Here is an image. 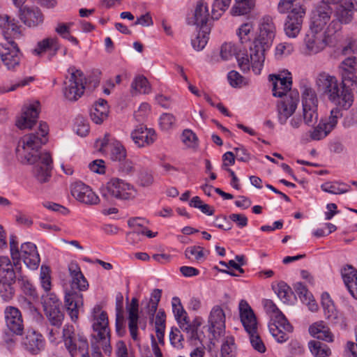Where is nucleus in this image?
I'll use <instances>...</instances> for the list:
<instances>
[{"instance_id":"f257e3e1","label":"nucleus","mask_w":357,"mask_h":357,"mask_svg":"<svg viewBox=\"0 0 357 357\" xmlns=\"http://www.w3.org/2000/svg\"><path fill=\"white\" fill-rule=\"evenodd\" d=\"M49 126L43 121L40 122L38 131L24 135L20 141L22 156L27 163L33 165V174L40 183L49 181L52 169V158L48 151H39L43 144L47 143ZM17 151L21 152L20 148Z\"/></svg>"},{"instance_id":"f03ea898","label":"nucleus","mask_w":357,"mask_h":357,"mask_svg":"<svg viewBox=\"0 0 357 357\" xmlns=\"http://www.w3.org/2000/svg\"><path fill=\"white\" fill-rule=\"evenodd\" d=\"M276 27L271 16H264L259 22V33L250 46V54L239 53L237 61L240 68L247 72L252 68L256 75L260 74L265 61V52L272 45Z\"/></svg>"},{"instance_id":"7ed1b4c3","label":"nucleus","mask_w":357,"mask_h":357,"mask_svg":"<svg viewBox=\"0 0 357 357\" xmlns=\"http://www.w3.org/2000/svg\"><path fill=\"white\" fill-rule=\"evenodd\" d=\"M315 84L318 91L335 105L344 109H348L352 105L354 90L347 87L343 80L340 83L335 75L321 72L316 77Z\"/></svg>"},{"instance_id":"20e7f679","label":"nucleus","mask_w":357,"mask_h":357,"mask_svg":"<svg viewBox=\"0 0 357 357\" xmlns=\"http://www.w3.org/2000/svg\"><path fill=\"white\" fill-rule=\"evenodd\" d=\"M262 304L270 317L268 329L271 334L278 342H286L289 339V333L293 331V327L272 300L264 299Z\"/></svg>"},{"instance_id":"39448f33","label":"nucleus","mask_w":357,"mask_h":357,"mask_svg":"<svg viewBox=\"0 0 357 357\" xmlns=\"http://www.w3.org/2000/svg\"><path fill=\"white\" fill-rule=\"evenodd\" d=\"M338 27L334 24L328 26L325 31L309 29L304 38L306 53L315 55L324 51L332 40V36L335 34L332 30Z\"/></svg>"},{"instance_id":"423d86ee","label":"nucleus","mask_w":357,"mask_h":357,"mask_svg":"<svg viewBox=\"0 0 357 357\" xmlns=\"http://www.w3.org/2000/svg\"><path fill=\"white\" fill-rule=\"evenodd\" d=\"M100 192L106 199L128 200L134 199L137 191L130 183L119 178H112L100 188Z\"/></svg>"},{"instance_id":"0eeeda50","label":"nucleus","mask_w":357,"mask_h":357,"mask_svg":"<svg viewBox=\"0 0 357 357\" xmlns=\"http://www.w3.org/2000/svg\"><path fill=\"white\" fill-rule=\"evenodd\" d=\"M93 330L97 333L96 339L100 342L105 353L111 354L110 331L108 327L107 314L102 310L100 305H96L92 310Z\"/></svg>"},{"instance_id":"6e6552de","label":"nucleus","mask_w":357,"mask_h":357,"mask_svg":"<svg viewBox=\"0 0 357 357\" xmlns=\"http://www.w3.org/2000/svg\"><path fill=\"white\" fill-rule=\"evenodd\" d=\"M62 338L65 347L71 357H76L79 353L86 352L89 350L86 337L82 333H77L72 325L64 326Z\"/></svg>"},{"instance_id":"1a4fd4ad","label":"nucleus","mask_w":357,"mask_h":357,"mask_svg":"<svg viewBox=\"0 0 357 357\" xmlns=\"http://www.w3.org/2000/svg\"><path fill=\"white\" fill-rule=\"evenodd\" d=\"M10 255L13 260L22 258L26 266L32 270L38 268L40 259L35 244L27 242L22 244L20 250L14 240L10 242Z\"/></svg>"},{"instance_id":"9d476101","label":"nucleus","mask_w":357,"mask_h":357,"mask_svg":"<svg viewBox=\"0 0 357 357\" xmlns=\"http://www.w3.org/2000/svg\"><path fill=\"white\" fill-rule=\"evenodd\" d=\"M302 105L304 123L313 126L318 121V99L315 91L310 86L302 88Z\"/></svg>"},{"instance_id":"9b49d317","label":"nucleus","mask_w":357,"mask_h":357,"mask_svg":"<svg viewBox=\"0 0 357 357\" xmlns=\"http://www.w3.org/2000/svg\"><path fill=\"white\" fill-rule=\"evenodd\" d=\"M43 307L45 314L52 326L59 328L64 319L62 305L58 297L53 293L43 296Z\"/></svg>"},{"instance_id":"f8f14e48","label":"nucleus","mask_w":357,"mask_h":357,"mask_svg":"<svg viewBox=\"0 0 357 357\" xmlns=\"http://www.w3.org/2000/svg\"><path fill=\"white\" fill-rule=\"evenodd\" d=\"M85 84V77L81 70H76L73 72L65 83L63 93L66 98L70 101L79 99L84 94Z\"/></svg>"},{"instance_id":"ddd939ff","label":"nucleus","mask_w":357,"mask_h":357,"mask_svg":"<svg viewBox=\"0 0 357 357\" xmlns=\"http://www.w3.org/2000/svg\"><path fill=\"white\" fill-rule=\"evenodd\" d=\"M96 146L100 151L109 153L110 158L114 161H122L126 157V151L120 142L113 138L109 134L96 141Z\"/></svg>"},{"instance_id":"4468645a","label":"nucleus","mask_w":357,"mask_h":357,"mask_svg":"<svg viewBox=\"0 0 357 357\" xmlns=\"http://www.w3.org/2000/svg\"><path fill=\"white\" fill-rule=\"evenodd\" d=\"M305 13L302 6H296L289 12L284 24V31L288 38H295L299 34Z\"/></svg>"},{"instance_id":"2eb2a0df","label":"nucleus","mask_w":357,"mask_h":357,"mask_svg":"<svg viewBox=\"0 0 357 357\" xmlns=\"http://www.w3.org/2000/svg\"><path fill=\"white\" fill-rule=\"evenodd\" d=\"M333 11V8L331 6L320 3L312 12L310 29L325 31L332 21L331 20Z\"/></svg>"},{"instance_id":"dca6fc26","label":"nucleus","mask_w":357,"mask_h":357,"mask_svg":"<svg viewBox=\"0 0 357 357\" xmlns=\"http://www.w3.org/2000/svg\"><path fill=\"white\" fill-rule=\"evenodd\" d=\"M354 3L351 0H347L343 3L335 6L334 10L335 19L333 20L328 26L334 24L338 29L332 31L336 33L342 30V24H350L354 18L353 8Z\"/></svg>"},{"instance_id":"f3484780","label":"nucleus","mask_w":357,"mask_h":357,"mask_svg":"<svg viewBox=\"0 0 357 357\" xmlns=\"http://www.w3.org/2000/svg\"><path fill=\"white\" fill-rule=\"evenodd\" d=\"M269 79L272 82L273 95L275 97L282 98L287 96L291 91L292 78L290 72L287 70L280 71L278 74L269 75Z\"/></svg>"},{"instance_id":"a211bd4d","label":"nucleus","mask_w":357,"mask_h":357,"mask_svg":"<svg viewBox=\"0 0 357 357\" xmlns=\"http://www.w3.org/2000/svg\"><path fill=\"white\" fill-rule=\"evenodd\" d=\"M40 106V102L37 100L25 106L21 116L16 120V126L20 130L31 129L38 118Z\"/></svg>"},{"instance_id":"6ab92c4d","label":"nucleus","mask_w":357,"mask_h":357,"mask_svg":"<svg viewBox=\"0 0 357 357\" xmlns=\"http://www.w3.org/2000/svg\"><path fill=\"white\" fill-rule=\"evenodd\" d=\"M0 57L8 70H13L20 64V53L13 41L0 43Z\"/></svg>"},{"instance_id":"aec40b11","label":"nucleus","mask_w":357,"mask_h":357,"mask_svg":"<svg viewBox=\"0 0 357 357\" xmlns=\"http://www.w3.org/2000/svg\"><path fill=\"white\" fill-rule=\"evenodd\" d=\"M71 195L78 202L87 205H97L100 201L92 189L81 181L72 184Z\"/></svg>"},{"instance_id":"412c9836","label":"nucleus","mask_w":357,"mask_h":357,"mask_svg":"<svg viewBox=\"0 0 357 357\" xmlns=\"http://www.w3.org/2000/svg\"><path fill=\"white\" fill-rule=\"evenodd\" d=\"M299 96L298 92H290L278 107V119L281 125H284L287 120L294 114Z\"/></svg>"},{"instance_id":"4be33fe9","label":"nucleus","mask_w":357,"mask_h":357,"mask_svg":"<svg viewBox=\"0 0 357 357\" xmlns=\"http://www.w3.org/2000/svg\"><path fill=\"white\" fill-rule=\"evenodd\" d=\"M343 82H350V86L357 91V57L349 56L344 59L338 66Z\"/></svg>"},{"instance_id":"5701e85b","label":"nucleus","mask_w":357,"mask_h":357,"mask_svg":"<svg viewBox=\"0 0 357 357\" xmlns=\"http://www.w3.org/2000/svg\"><path fill=\"white\" fill-rule=\"evenodd\" d=\"M6 324L14 334L21 335L24 330V321L20 310L13 306H7L4 310Z\"/></svg>"},{"instance_id":"b1692460","label":"nucleus","mask_w":357,"mask_h":357,"mask_svg":"<svg viewBox=\"0 0 357 357\" xmlns=\"http://www.w3.org/2000/svg\"><path fill=\"white\" fill-rule=\"evenodd\" d=\"M65 305L71 320L75 322L79 317V310L83 306V295L82 293L67 291L65 295Z\"/></svg>"},{"instance_id":"393cba45","label":"nucleus","mask_w":357,"mask_h":357,"mask_svg":"<svg viewBox=\"0 0 357 357\" xmlns=\"http://www.w3.org/2000/svg\"><path fill=\"white\" fill-rule=\"evenodd\" d=\"M209 331L213 335H220L225 328V314L219 305L214 306L208 317Z\"/></svg>"},{"instance_id":"a878e982","label":"nucleus","mask_w":357,"mask_h":357,"mask_svg":"<svg viewBox=\"0 0 357 357\" xmlns=\"http://www.w3.org/2000/svg\"><path fill=\"white\" fill-rule=\"evenodd\" d=\"M25 349L33 355L38 354L45 348L43 335L33 330H28L22 340Z\"/></svg>"},{"instance_id":"bb28decb","label":"nucleus","mask_w":357,"mask_h":357,"mask_svg":"<svg viewBox=\"0 0 357 357\" xmlns=\"http://www.w3.org/2000/svg\"><path fill=\"white\" fill-rule=\"evenodd\" d=\"M131 138L138 147H145L152 144L156 139L154 130L140 125L131 132Z\"/></svg>"},{"instance_id":"cd10ccee","label":"nucleus","mask_w":357,"mask_h":357,"mask_svg":"<svg viewBox=\"0 0 357 357\" xmlns=\"http://www.w3.org/2000/svg\"><path fill=\"white\" fill-rule=\"evenodd\" d=\"M240 318L247 333L257 330V322L255 314L245 301L239 303Z\"/></svg>"},{"instance_id":"c85d7f7f","label":"nucleus","mask_w":357,"mask_h":357,"mask_svg":"<svg viewBox=\"0 0 357 357\" xmlns=\"http://www.w3.org/2000/svg\"><path fill=\"white\" fill-rule=\"evenodd\" d=\"M68 271L71 277L70 289L68 291H86L89 284L80 271L79 265L75 262H70L68 265Z\"/></svg>"},{"instance_id":"c756f323","label":"nucleus","mask_w":357,"mask_h":357,"mask_svg":"<svg viewBox=\"0 0 357 357\" xmlns=\"http://www.w3.org/2000/svg\"><path fill=\"white\" fill-rule=\"evenodd\" d=\"M209 17L208 5L204 0H199L195 6L193 16L188 18V23L203 28L208 26L206 23Z\"/></svg>"},{"instance_id":"7c9ffc66","label":"nucleus","mask_w":357,"mask_h":357,"mask_svg":"<svg viewBox=\"0 0 357 357\" xmlns=\"http://www.w3.org/2000/svg\"><path fill=\"white\" fill-rule=\"evenodd\" d=\"M20 17L29 27H36L43 22V15L37 7H24L20 10Z\"/></svg>"},{"instance_id":"2f4dec72","label":"nucleus","mask_w":357,"mask_h":357,"mask_svg":"<svg viewBox=\"0 0 357 357\" xmlns=\"http://www.w3.org/2000/svg\"><path fill=\"white\" fill-rule=\"evenodd\" d=\"M174 301H178V299H174ZM173 312L174 314L175 318L177 320L180 328L185 331L187 333L190 335L191 338L195 337L196 335V328L195 326H191L188 321V317L186 315L185 311L183 310V307L178 302L176 304L174 302L172 303Z\"/></svg>"},{"instance_id":"473e14b6","label":"nucleus","mask_w":357,"mask_h":357,"mask_svg":"<svg viewBox=\"0 0 357 357\" xmlns=\"http://www.w3.org/2000/svg\"><path fill=\"white\" fill-rule=\"evenodd\" d=\"M139 303L136 298H132L128 309V328L130 336L134 341H138L137 323L139 319Z\"/></svg>"},{"instance_id":"72a5a7b5","label":"nucleus","mask_w":357,"mask_h":357,"mask_svg":"<svg viewBox=\"0 0 357 357\" xmlns=\"http://www.w3.org/2000/svg\"><path fill=\"white\" fill-rule=\"evenodd\" d=\"M109 106L104 99H99L90 111L91 119L96 124L102 123L108 116Z\"/></svg>"},{"instance_id":"f704fd0d","label":"nucleus","mask_w":357,"mask_h":357,"mask_svg":"<svg viewBox=\"0 0 357 357\" xmlns=\"http://www.w3.org/2000/svg\"><path fill=\"white\" fill-rule=\"evenodd\" d=\"M295 291L300 300L312 312H316L318 310V305L314 299L312 294L307 290L306 287L302 283H297L295 286Z\"/></svg>"},{"instance_id":"c9c22d12","label":"nucleus","mask_w":357,"mask_h":357,"mask_svg":"<svg viewBox=\"0 0 357 357\" xmlns=\"http://www.w3.org/2000/svg\"><path fill=\"white\" fill-rule=\"evenodd\" d=\"M310 334L315 338L328 342L333 341V335L323 321L313 324L309 328Z\"/></svg>"},{"instance_id":"e433bc0d","label":"nucleus","mask_w":357,"mask_h":357,"mask_svg":"<svg viewBox=\"0 0 357 357\" xmlns=\"http://www.w3.org/2000/svg\"><path fill=\"white\" fill-rule=\"evenodd\" d=\"M0 280L15 282L16 275L8 257H0Z\"/></svg>"},{"instance_id":"4c0bfd02","label":"nucleus","mask_w":357,"mask_h":357,"mask_svg":"<svg viewBox=\"0 0 357 357\" xmlns=\"http://www.w3.org/2000/svg\"><path fill=\"white\" fill-rule=\"evenodd\" d=\"M150 91L151 86L145 77L139 75L132 82L130 92L132 96H136L139 93L147 94L149 93Z\"/></svg>"},{"instance_id":"58836bf2","label":"nucleus","mask_w":357,"mask_h":357,"mask_svg":"<svg viewBox=\"0 0 357 357\" xmlns=\"http://www.w3.org/2000/svg\"><path fill=\"white\" fill-rule=\"evenodd\" d=\"M59 48L60 45L57 38H47L38 43L33 52L39 55L47 50H53L55 54Z\"/></svg>"},{"instance_id":"ea45409f","label":"nucleus","mask_w":357,"mask_h":357,"mask_svg":"<svg viewBox=\"0 0 357 357\" xmlns=\"http://www.w3.org/2000/svg\"><path fill=\"white\" fill-rule=\"evenodd\" d=\"M254 6V0H234L230 13L233 16L243 15L249 13Z\"/></svg>"},{"instance_id":"a19ab883","label":"nucleus","mask_w":357,"mask_h":357,"mask_svg":"<svg viewBox=\"0 0 357 357\" xmlns=\"http://www.w3.org/2000/svg\"><path fill=\"white\" fill-rule=\"evenodd\" d=\"M308 347L314 357H328L331 354L330 348L326 344L319 341H310Z\"/></svg>"},{"instance_id":"79ce46f5","label":"nucleus","mask_w":357,"mask_h":357,"mask_svg":"<svg viewBox=\"0 0 357 357\" xmlns=\"http://www.w3.org/2000/svg\"><path fill=\"white\" fill-rule=\"evenodd\" d=\"M210 28L204 26L200 28L197 36L192 40V45L197 51H200L204 48L208 40Z\"/></svg>"},{"instance_id":"37998d69","label":"nucleus","mask_w":357,"mask_h":357,"mask_svg":"<svg viewBox=\"0 0 357 357\" xmlns=\"http://www.w3.org/2000/svg\"><path fill=\"white\" fill-rule=\"evenodd\" d=\"M321 304L324 310L325 316L327 319H335L337 318V310L328 294L325 293L322 294Z\"/></svg>"},{"instance_id":"c03bdc74","label":"nucleus","mask_w":357,"mask_h":357,"mask_svg":"<svg viewBox=\"0 0 357 357\" xmlns=\"http://www.w3.org/2000/svg\"><path fill=\"white\" fill-rule=\"evenodd\" d=\"M321 188L324 192L334 195L343 194L349 190V186L335 182H326L321 185Z\"/></svg>"},{"instance_id":"a18cd8bd","label":"nucleus","mask_w":357,"mask_h":357,"mask_svg":"<svg viewBox=\"0 0 357 357\" xmlns=\"http://www.w3.org/2000/svg\"><path fill=\"white\" fill-rule=\"evenodd\" d=\"M236 354V347L234 343V338L231 336H227L225 338L222 347V357H235Z\"/></svg>"},{"instance_id":"49530a36","label":"nucleus","mask_w":357,"mask_h":357,"mask_svg":"<svg viewBox=\"0 0 357 357\" xmlns=\"http://www.w3.org/2000/svg\"><path fill=\"white\" fill-rule=\"evenodd\" d=\"M231 0H214L211 11V17L218 20L229 7Z\"/></svg>"},{"instance_id":"de8ad7c7","label":"nucleus","mask_w":357,"mask_h":357,"mask_svg":"<svg viewBox=\"0 0 357 357\" xmlns=\"http://www.w3.org/2000/svg\"><path fill=\"white\" fill-rule=\"evenodd\" d=\"M239 53H243L241 50L236 52V47L231 43H225L221 45L220 55L224 61L229 60L233 56H237Z\"/></svg>"},{"instance_id":"09e8293b","label":"nucleus","mask_w":357,"mask_h":357,"mask_svg":"<svg viewBox=\"0 0 357 357\" xmlns=\"http://www.w3.org/2000/svg\"><path fill=\"white\" fill-rule=\"evenodd\" d=\"M15 282L0 280V296L5 301H10L15 294L13 284Z\"/></svg>"},{"instance_id":"8fccbe9b","label":"nucleus","mask_w":357,"mask_h":357,"mask_svg":"<svg viewBox=\"0 0 357 357\" xmlns=\"http://www.w3.org/2000/svg\"><path fill=\"white\" fill-rule=\"evenodd\" d=\"M294 47L292 43L282 42L278 44L275 49V57L277 59H282L292 54Z\"/></svg>"},{"instance_id":"3c124183","label":"nucleus","mask_w":357,"mask_h":357,"mask_svg":"<svg viewBox=\"0 0 357 357\" xmlns=\"http://www.w3.org/2000/svg\"><path fill=\"white\" fill-rule=\"evenodd\" d=\"M227 79L229 84L234 88H241L249 84L246 78L235 70H231L228 73Z\"/></svg>"},{"instance_id":"603ef678","label":"nucleus","mask_w":357,"mask_h":357,"mask_svg":"<svg viewBox=\"0 0 357 357\" xmlns=\"http://www.w3.org/2000/svg\"><path fill=\"white\" fill-rule=\"evenodd\" d=\"M0 27L4 29H10L14 35H19V27L14 19L6 14H0Z\"/></svg>"},{"instance_id":"864d4df0","label":"nucleus","mask_w":357,"mask_h":357,"mask_svg":"<svg viewBox=\"0 0 357 357\" xmlns=\"http://www.w3.org/2000/svg\"><path fill=\"white\" fill-rule=\"evenodd\" d=\"M326 128V126L324 124V121H321L315 128L310 130V139L318 141L325 138L331 132Z\"/></svg>"},{"instance_id":"5fc2aeb1","label":"nucleus","mask_w":357,"mask_h":357,"mask_svg":"<svg viewBox=\"0 0 357 357\" xmlns=\"http://www.w3.org/2000/svg\"><path fill=\"white\" fill-rule=\"evenodd\" d=\"M252 29V24L248 22L243 24L237 29L236 34L241 44L246 43L250 40Z\"/></svg>"},{"instance_id":"6e6d98bb","label":"nucleus","mask_w":357,"mask_h":357,"mask_svg":"<svg viewBox=\"0 0 357 357\" xmlns=\"http://www.w3.org/2000/svg\"><path fill=\"white\" fill-rule=\"evenodd\" d=\"M181 141L188 148L196 149L198 146L197 137L191 130H183L181 135Z\"/></svg>"},{"instance_id":"4d7b16f0","label":"nucleus","mask_w":357,"mask_h":357,"mask_svg":"<svg viewBox=\"0 0 357 357\" xmlns=\"http://www.w3.org/2000/svg\"><path fill=\"white\" fill-rule=\"evenodd\" d=\"M342 277L345 285H348L357 280V270L351 265L345 266L341 271Z\"/></svg>"},{"instance_id":"13d9d810","label":"nucleus","mask_w":357,"mask_h":357,"mask_svg":"<svg viewBox=\"0 0 357 357\" xmlns=\"http://www.w3.org/2000/svg\"><path fill=\"white\" fill-rule=\"evenodd\" d=\"M33 78L32 77H28L24 78L23 79L12 84H3L0 86V93H5L10 91H13L16 90L19 87H23L28 85L30 82L33 81Z\"/></svg>"},{"instance_id":"bf43d9fd","label":"nucleus","mask_w":357,"mask_h":357,"mask_svg":"<svg viewBox=\"0 0 357 357\" xmlns=\"http://www.w3.org/2000/svg\"><path fill=\"white\" fill-rule=\"evenodd\" d=\"M40 280L41 286L45 291H49L51 289L50 270L48 266H41L40 273Z\"/></svg>"},{"instance_id":"052dcab7","label":"nucleus","mask_w":357,"mask_h":357,"mask_svg":"<svg viewBox=\"0 0 357 357\" xmlns=\"http://www.w3.org/2000/svg\"><path fill=\"white\" fill-rule=\"evenodd\" d=\"M75 129L78 135L85 137L89 132V125L84 117L78 116L75 119Z\"/></svg>"},{"instance_id":"680f3d73","label":"nucleus","mask_w":357,"mask_h":357,"mask_svg":"<svg viewBox=\"0 0 357 357\" xmlns=\"http://www.w3.org/2000/svg\"><path fill=\"white\" fill-rule=\"evenodd\" d=\"M250 336V341L252 347L259 353L266 351V347L257 333V330L248 333Z\"/></svg>"},{"instance_id":"e2e57ef3","label":"nucleus","mask_w":357,"mask_h":357,"mask_svg":"<svg viewBox=\"0 0 357 357\" xmlns=\"http://www.w3.org/2000/svg\"><path fill=\"white\" fill-rule=\"evenodd\" d=\"M176 123V118L172 114L164 113L159 119V125L162 130L167 131L173 128Z\"/></svg>"},{"instance_id":"0e129e2a","label":"nucleus","mask_w":357,"mask_h":357,"mask_svg":"<svg viewBox=\"0 0 357 357\" xmlns=\"http://www.w3.org/2000/svg\"><path fill=\"white\" fill-rule=\"evenodd\" d=\"M185 256L189 259L193 256L196 261H199L204 257V248L200 246L188 247L185 250Z\"/></svg>"},{"instance_id":"69168bd1","label":"nucleus","mask_w":357,"mask_h":357,"mask_svg":"<svg viewBox=\"0 0 357 357\" xmlns=\"http://www.w3.org/2000/svg\"><path fill=\"white\" fill-rule=\"evenodd\" d=\"M342 116V114L338 108L333 109L331 112V115L328 120L324 121V124L326 126V129L331 132L337 123V119Z\"/></svg>"},{"instance_id":"338daca9","label":"nucleus","mask_w":357,"mask_h":357,"mask_svg":"<svg viewBox=\"0 0 357 357\" xmlns=\"http://www.w3.org/2000/svg\"><path fill=\"white\" fill-rule=\"evenodd\" d=\"M278 297L284 302L286 303L289 301L291 294V289L287 284L283 282L278 284L276 290Z\"/></svg>"},{"instance_id":"774afa93","label":"nucleus","mask_w":357,"mask_h":357,"mask_svg":"<svg viewBox=\"0 0 357 357\" xmlns=\"http://www.w3.org/2000/svg\"><path fill=\"white\" fill-rule=\"evenodd\" d=\"M169 340L174 347L176 349H181L183 347V342L184 339L178 329L176 328L174 330H172L169 335Z\"/></svg>"}]
</instances>
